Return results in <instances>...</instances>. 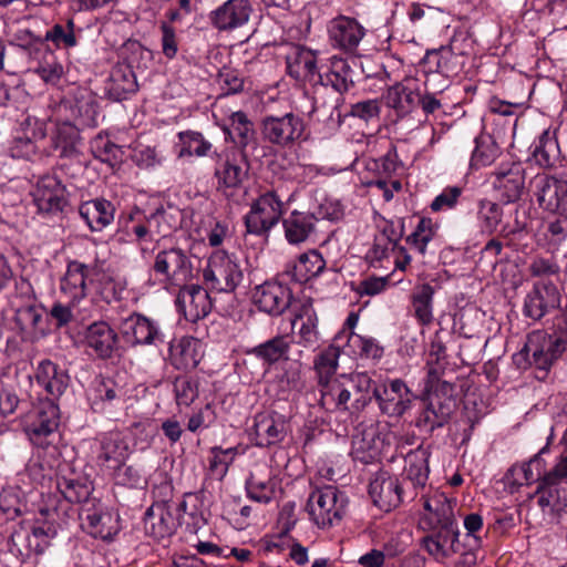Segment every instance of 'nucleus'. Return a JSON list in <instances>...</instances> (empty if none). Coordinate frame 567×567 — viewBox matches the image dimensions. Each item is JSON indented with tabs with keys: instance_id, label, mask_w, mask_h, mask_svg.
<instances>
[{
	"instance_id": "5701e85b",
	"label": "nucleus",
	"mask_w": 567,
	"mask_h": 567,
	"mask_svg": "<svg viewBox=\"0 0 567 567\" xmlns=\"http://www.w3.org/2000/svg\"><path fill=\"white\" fill-rule=\"evenodd\" d=\"M94 453L99 466L116 470L127 457V445L118 432H109L96 440Z\"/></svg>"
},
{
	"instance_id": "f257e3e1",
	"label": "nucleus",
	"mask_w": 567,
	"mask_h": 567,
	"mask_svg": "<svg viewBox=\"0 0 567 567\" xmlns=\"http://www.w3.org/2000/svg\"><path fill=\"white\" fill-rule=\"evenodd\" d=\"M371 389L372 379L367 372L341 374L320 395L319 403L328 412L357 414L370 404Z\"/></svg>"
},
{
	"instance_id": "c756f323",
	"label": "nucleus",
	"mask_w": 567,
	"mask_h": 567,
	"mask_svg": "<svg viewBox=\"0 0 567 567\" xmlns=\"http://www.w3.org/2000/svg\"><path fill=\"white\" fill-rule=\"evenodd\" d=\"M179 288L177 301L188 321L196 322L210 312L212 300L205 288L198 285L186 286V284Z\"/></svg>"
},
{
	"instance_id": "1a4fd4ad",
	"label": "nucleus",
	"mask_w": 567,
	"mask_h": 567,
	"mask_svg": "<svg viewBox=\"0 0 567 567\" xmlns=\"http://www.w3.org/2000/svg\"><path fill=\"white\" fill-rule=\"evenodd\" d=\"M367 32L365 27L353 17L339 14L327 22L329 44L347 54H357Z\"/></svg>"
},
{
	"instance_id": "39448f33",
	"label": "nucleus",
	"mask_w": 567,
	"mask_h": 567,
	"mask_svg": "<svg viewBox=\"0 0 567 567\" xmlns=\"http://www.w3.org/2000/svg\"><path fill=\"white\" fill-rule=\"evenodd\" d=\"M203 279L213 291L234 292L244 279V271L234 255L216 250L208 258L203 270Z\"/></svg>"
},
{
	"instance_id": "f3484780",
	"label": "nucleus",
	"mask_w": 567,
	"mask_h": 567,
	"mask_svg": "<svg viewBox=\"0 0 567 567\" xmlns=\"http://www.w3.org/2000/svg\"><path fill=\"white\" fill-rule=\"evenodd\" d=\"M302 132V120L292 113H287L282 116H266L261 125L264 138L280 146L288 145L298 140Z\"/></svg>"
},
{
	"instance_id": "0e129e2a",
	"label": "nucleus",
	"mask_w": 567,
	"mask_h": 567,
	"mask_svg": "<svg viewBox=\"0 0 567 567\" xmlns=\"http://www.w3.org/2000/svg\"><path fill=\"white\" fill-rule=\"evenodd\" d=\"M25 124L29 127V133H23V135H18L14 137L12 146L10 147L11 156L14 158H24L31 159L35 154V142L33 137L35 136V130L30 127V120H25Z\"/></svg>"
},
{
	"instance_id": "2eb2a0df",
	"label": "nucleus",
	"mask_w": 567,
	"mask_h": 567,
	"mask_svg": "<svg viewBox=\"0 0 567 567\" xmlns=\"http://www.w3.org/2000/svg\"><path fill=\"white\" fill-rule=\"evenodd\" d=\"M560 303V293L555 284L539 280L524 299L523 313L532 320H540Z\"/></svg>"
},
{
	"instance_id": "69168bd1",
	"label": "nucleus",
	"mask_w": 567,
	"mask_h": 567,
	"mask_svg": "<svg viewBox=\"0 0 567 567\" xmlns=\"http://www.w3.org/2000/svg\"><path fill=\"white\" fill-rule=\"evenodd\" d=\"M56 488L62 496L70 503H81L87 499L90 488L74 480L62 478L56 481Z\"/></svg>"
},
{
	"instance_id": "7c9ffc66",
	"label": "nucleus",
	"mask_w": 567,
	"mask_h": 567,
	"mask_svg": "<svg viewBox=\"0 0 567 567\" xmlns=\"http://www.w3.org/2000/svg\"><path fill=\"white\" fill-rule=\"evenodd\" d=\"M318 79L323 87L331 86L341 94L354 85V70L348 59L336 54L328 60L327 70L318 74Z\"/></svg>"
},
{
	"instance_id": "864d4df0",
	"label": "nucleus",
	"mask_w": 567,
	"mask_h": 567,
	"mask_svg": "<svg viewBox=\"0 0 567 567\" xmlns=\"http://www.w3.org/2000/svg\"><path fill=\"white\" fill-rule=\"evenodd\" d=\"M91 150L95 158L114 167L122 163L123 147L113 143L106 135L97 134L91 142Z\"/></svg>"
},
{
	"instance_id": "f8f14e48",
	"label": "nucleus",
	"mask_w": 567,
	"mask_h": 567,
	"mask_svg": "<svg viewBox=\"0 0 567 567\" xmlns=\"http://www.w3.org/2000/svg\"><path fill=\"white\" fill-rule=\"evenodd\" d=\"M391 433L382 432L377 424L359 430L352 437L351 455L369 464L380 457L390 445Z\"/></svg>"
},
{
	"instance_id": "052dcab7",
	"label": "nucleus",
	"mask_w": 567,
	"mask_h": 567,
	"mask_svg": "<svg viewBox=\"0 0 567 567\" xmlns=\"http://www.w3.org/2000/svg\"><path fill=\"white\" fill-rule=\"evenodd\" d=\"M545 239L551 249H558L567 241V215L561 213L545 224Z\"/></svg>"
},
{
	"instance_id": "e433bc0d",
	"label": "nucleus",
	"mask_w": 567,
	"mask_h": 567,
	"mask_svg": "<svg viewBox=\"0 0 567 567\" xmlns=\"http://www.w3.org/2000/svg\"><path fill=\"white\" fill-rule=\"evenodd\" d=\"M337 342H341L347 352L353 357L379 360L383 355V347L374 338L364 337L348 329L337 333Z\"/></svg>"
},
{
	"instance_id": "f03ea898",
	"label": "nucleus",
	"mask_w": 567,
	"mask_h": 567,
	"mask_svg": "<svg viewBox=\"0 0 567 567\" xmlns=\"http://www.w3.org/2000/svg\"><path fill=\"white\" fill-rule=\"evenodd\" d=\"M565 350V339L549 336L544 331H534L528 334L525 346L513 355V363L520 370L535 368L536 378L544 380L553 363Z\"/></svg>"
},
{
	"instance_id": "c9c22d12",
	"label": "nucleus",
	"mask_w": 567,
	"mask_h": 567,
	"mask_svg": "<svg viewBox=\"0 0 567 567\" xmlns=\"http://www.w3.org/2000/svg\"><path fill=\"white\" fill-rule=\"evenodd\" d=\"M455 502L444 493L435 492L424 498L423 507L426 512L423 523L427 527L457 525L454 516Z\"/></svg>"
},
{
	"instance_id": "49530a36",
	"label": "nucleus",
	"mask_w": 567,
	"mask_h": 567,
	"mask_svg": "<svg viewBox=\"0 0 567 567\" xmlns=\"http://www.w3.org/2000/svg\"><path fill=\"white\" fill-rule=\"evenodd\" d=\"M68 375L50 360L42 361L38 367V385L53 399L59 398L68 385Z\"/></svg>"
},
{
	"instance_id": "7ed1b4c3",
	"label": "nucleus",
	"mask_w": 567,
	"mask_h": 567,
	"mask_svg": "<svg viewBox=\"0 0 567 567\" xmlns=\"http://www.w3.org/2000/svg\"><path fill=\"white\" fill-rule=\"evenodd\" d=\"M199 502V495L187 494L179 504L167 501L153 503L145 513L146 533L156 539L171 536L179 525L181 512L194 519L203 518V514L197 508Z\"/></svg>"
},
{
	"instance_id": "9d476101",
	"label": "nucleus",
	"mask_w": 567,
	"mask_h": 567,
	"mask_svg": "<svg viewBox=\"0 0 567 567\" xmlns=\"http://www.w3.org/2000/svg\"><path fill=\"white\" fill-rule=\"evenodd\" d=\"M282 200L277 190L260 195L251 205L245 216L247 231L254 235H265L276 226L282 215Z\"/></svg>"
},
{
	"instance_id": "2f4dec72",
	"label": "nucleus",
	"mask_w": 567,
	"mask_h": 567,
	"mask_svg": "<svg viewBox=\"0 0 567 567\" xmlns=\"http://www.w3.org/2000/svg\"><path fill=\"white\" fill-rule=\"evenodd\" d=\"M317 54L310 49L293 45L286 55L288 74L298 81H312L320 72L317 65Z\"/></svg>"
},
{
	"instance_id": "58836bf2",
	"label": "nucleus",
	"mask_w": 567,
	"mask_h": 567,
	"mask_svg": "<svg viewBox=\"0 0 567 567\" xmlns=\"http://www.w3.org/2000/svg\"><path fill=\"white\" fill-rule=\"evenodd\" d=\"M452 414L451 400H442L439 395L430 398L426 406L416 417L415 424L425 432H433L435 429L444 426Z\"/></svg>"
},
{
	"instance_id": "bb28decb",
	"label": "nucleus",
	"mask_w": 567,
	"mask_h": 567,
	"mask_svg": "<svg viewBox=\"0 0 567 567\" xmlns=\"http://www.w3.org/2000/svg\"><path fill=\"white\" fill-rule=\"evenodd\" d=\"M255 444L259 447H270L284 442L288 434V423L285 416L258 414L255 419Z\"/></svg>"
},
{
	"instance_id": "4468645a",
	"label": "nucleus",
	"mask_w": 567,
	"mask_h": 567,
	"mask_svg": "<svg viewBox=\"0 0 567 567\" xmlns=\"http://www.w3.org/2000/svg\"><path fill=\"white\" fill-rule=\"evenodd\" d=\"M532 185L542 208L560 214L567 212V179L538 174L534 177Z\"/></svg>"
},
{
	"instance_id": "412c9836",
	"label": "nucleus",
	"mask_w": 567,
	"mask_h": 567,
	"mask_svg": "<svg viewBox=\"0 0 567 567\" xmlns=\"http://www.w3.org/2000/svg\"><path fill=\"white\" fill-rule=\"evenodd\" d=\"M431 533L424 536L421 545L436 560L453 556L460 549L457 525L427 527Z\"/></svg>"
},
{
	"instance_id": "6ab92c4d",
	"label": "nucleus",
	"mask_w": 567,
	"mask_h": 567,
	"mask_svg": "<svg viewBox=\"0 0 567 567\" xmlns=\"http://www.w3.org/2000/svg\"><path fill=\"white\" fill-rule=\"evenodd\" d=\"M252 302L257 308L270 316H280L290 306L291 290L277 281H266L252 291Z\"/></svg>"
},
{
	"instance_id": "4be33fe9",
	"label": "nucleus",
	"mask_w": 567,
	"mask_h": 567,
	"mask_svg": "<svg viewBox=\"0 0 567 567\" xmlns=\"http://www.w3.org/2000/svg\"><path fill=\"white\" fill-rule=\"evenodd\" d=\"M83 343L97 358L110 359L117 350L118 336L106 321H94L86 327Z\"/></svg>"
},
{
	"instance_id": "0eeeda50",
	"label": "nucleus",
	"mask_w": 567,
	"mask_h": 567,
	"mask_svg": "<svg viewBox=\"0 0 567 567\" xmlns=\"http://www.w3.org/2000/svg\"><path fill=\"white\" fill-rule=\"evenodd\" d=\"M152 270L161 284L182 287L192 278L193 265L183 249L173 247L156 254Z\"/></svg>"
},
{
	"instance_id": "4c0bfd02",
	"label": "nucleus",
	"mask_w": 567,
	"mask_h": 567,
	"mask_svg": "<svg viewBox=\"0 0 567 567\" xmlns=\"http://www.w3.org/2000/svg\"><path fill=\"white\" fill-rule=\"evenodd\" d=\"M115 208L110 200L95 198L79 207L81 218L92 231H101L114 220Z\"/></svg>"
},
{
	"instance_id": "423d86ee",
	"label": "nucleus",
	"mask_w": 567,
	"mask_h": 567,
	"mask_svg": "<svg viewBox=\"0 0 567 567\" xmlns=\"http://www.w3.org/2000/svg\"><path fill=\"white\" fill-rule=\"evenodd\" d=\"M348 499L336 486L327 485L311 492L307 512L319 528H328L339 523L344 514Z\"/></svg>"
},
{
	"instance_id": "79ce46f5",
	"label": "nucleus",
	"mask_w": 567,
	"mask_h": 567,
	"mask_svg": "<svg viewBox=\"0 0 567 567\" xmlns=\"http://www.w3.org/2000/svg\"><path fill=\"white\" fill-rule=\"evenodd\" d=\"M427 447L419 446L405 456V476L414 489L423 488L429 480V458Z\"/></svg>"
},
{
	"instance_id": "c03bdc74",
	"label": "nucleus",
	"mask_w": 567,
	"mask_h": 567,
	"mask_svg": "<svg viewBox=\"0 0 567 567\" xmlns=\"http://www.w3.org/2000/svg\"><path fill=\"white\" fill-rule=\"evenodd\" d=\"M64 204L63 188L55 177L44 176L38 181V212L58 213Z\"/></svg>"
},
{
	"instance_id": "cd10ccee",
	"label": "nucleus",
	"mask_w": 567,
	"mask_h": 567,
	"mask_svg": "<svg viewBox=\"0 0 567 567\" xmlns=\"http://www.w3.org/2000/svg\"><path fill=\"white\" fill-rule=\"evenodd\" d=\"M385 104L395 110L399 115H406L419 105L420 83L414 78H405L403 81L390 86L384 94Z\"/></svg>"
},
{
	"instance_id": "6e6d98bb",
	"label": "nucleus",
	"mask_w": 567,
	"mask_h": 567,
	"mask_svg": "<svg viewBox=\"0 0 567 567\" xmlns=\"http://www.w3.org/2000/svg\"><path fill=\"white\" fill-rule=\"evenodd\" d=\"M456 59L457 55L451 48L441 47L426 53L425 63L429 64L430 71L449 76L456 71Z\"/></svg>"
},
{
	"instance_id": "dca6fc26",
	"label": "nucleus",
	"mask_w": 567,
	"mask_h": 567,
	"mask_svg": "<svg viewBox=\"0 0 567 567\" xmlns=\"http://www.w3.org/2000/svg\"><path fill=\"white\" fill-rule=\"evenodd\" d=\"M530 502L542 511L543 519L554 517L555 514L567 508L566 483L549 480L545 474L535 493L530 495Z\"/></svg>"
},
{
	"instance_id": "ddd939ff",
	"label": "nucleus",
	"mask_w": 567,
	"mask_h": 567,
	"mask_svg": "<svg viewBox=\"0 0 567 567\" xmlns=\"http://www.w3.org/2000/svg\"><path fill=\"white\" fill-rule=\"evenodd\" d=\"M118 330L131 346H156L164 342L158 323L136 312L122 319Z\"/></svg>"
},
{
	"instance_id": "a18cd8bd",
	"label": "nucleus",
	"mask_w": 567,
	"mask_h": 567,
	"mask_svg": "<svg viewBox=\"0 0 567 567\" xmlns=\"http://www.w3.org/2000/svg\"><path fill=\"white\" fill-rule=\"evenodd\" d=\"M324 268L326 261L322 255L317 250H309L299 256L288 270V275L296 282L303 284L319 276Z\"/></svg>"
},
{
	"instance_id": "3c124183",
	"label": "nucleus",
	"mask_w": 567,
	"mask_h": 567,
	"mask_svg": "<svg viewBox=\"0 0 567 567\" xmlns=\"http://www.w3.org/2000/svg\"><path fill=\"white\" fill-rule=\"evenodd\" d=\"M504 215L505 212L502 205L486 198L478 200L476 219L482 233L494 234L498 229Z\"/></svg>"
},
{
	"instance_id": "b1692460",
	"label": "nucleus",
	"mask_w": 567,
	"mask_h": 567,
	"mask_svg": "<svg viewBox=\"0 0 567 567\" xmlns=\"http://www.w3.org/2000/svg\"><path fill=\"white\" fill-rule=\"evenodd\" d=\"M369 495L380 509L391 511L402 502V487L399 478L386 472L378 473L370 482Z\"/></svg>"
},
{
	"instance_id": "473e14b6",
	"label": "nucleus",
	"mask_w": 567,
	"mask_h": 567,
	"mask_svg": "<svg viewBox=\"0 0 567 567\" xmlns=\"http://www.w3.org/2000/svg\"><path fill=\"white\" fill-rule=\"evenodd\" d=\"M203 358L202 343L198 339L184 336L169 346L171 363L182 371L195 369Z\"/></svg>"
},
{
	"instance_id": "c85d7f7f",
	"label": "nucleus",
	"mask_w": 567,
	"mask_h": 567,
	"mask_svg": "<svg viewBox=\"0 0 567 567\" xmlns=\"http://www.w3.org/2000/svg\"><path fill=\"white\" fill-rule=\"evenodd\" d=\"M341 342H337V334L330 346L315 355L313 371L316 374L320 395L326 392L334 381V375L339 368V358L341 354Z\"/></svg>"
},
{
	"instance_id": "a878e982",
	"label": "nucleus",
	"mask_w": 567,
	"mask_h": 567,
	"mask_svg": "<svg viewBox=\"0 0 567 567\" xmlns=\"http://www.w3.org/2000/svg\"><path fill=\"white\" fill-rule=\"evenodd\" d=\"M220 128L225 134V141L233 142L239 152L246 153V148L256 142L254 123L243 111L230 113Z\"/></svg>"
},
{
	"instance_id": "603ef678",
	"label": "nucleus",
	"mask_w": 567,
	"mask_h": 567,
	"mask_svg": "<svg viewBox=\"0 0 567 567\" xmlns=\"http://www.w3.org/2000/svg\"><path fill=\"white\" fill-rule=\"evenodd\" d=\"M69 31H65L63 25L55 24L44 34L43 39L38 38V52L45 51L49 54H53L54 50L61 48H72L76 44V39L73 33V22L69 21Z\"/></svg>"
},
{
	"instance_id": "774afa93",
	"label": "nucleus",
	"mask_w": 567,
	"mask_h": 567,
	"mask_svg": "<svg viewBox=\"0 0 567 567\" xmlns=\"http://www.w3.org/2000/svg\"><path fill=\"white\" fill-rule=\"evenodd\" d=\"M148 223V228L152 237L167 236L175 227L169 221V214L164 208H157L154 213L145 216Z\"/></svg>"
},
{
	"instance_id": "09e8293b",
	"label": "nucleus",
	"mask_w": 567,
	"mask_h": 567,
	"mask_svg": "<svg viewBox=\"0 0 567 567\" xmlns=\"http://www.w3.org/2000/svg\"><path fill=\"white\" fill-rule=\"evenodd\" d=\"M530 150L532 159L543 168L555 166L560 157L558 142L548 131H544L540 134L532 144Z\"/></svg>"
},
{
	"instance_id": "338daca9",
	"label": "nucleus",
	"mask_w": 567,
	"mask_h": 567,
	"mask_svg": "<svg viewBox=\"0 0 567 567\" xmlns=\"http://www.w3.org/2000/svg\"><path fill=\"white\" fill-rule=\"evenodd\" d=\"M462 194V187L447 186L432 200L430 208L434 213L453 209L457 205Z\"/></svg>"
},
{
	"instance_id": "e2e57ef3",
	"label": "nucleus",
	"mask_w": 567,
	"mask_h": 567,
	"mask_svg": "<svg viewBox=\"0 0 567 567\" xmlns=\"http://www.w3.org/2000/svg\"><path fill=\"white\" fill-rule=\"evenodd\" d=\"M507 220L499 229L501 236L507 238L523 233L527 228V213L520 205H515L507 212Z\"/></svg>"
},
{
	"instance_id": "aec40b11",
	"label": "nucleus",
	"mask_w": 567,
	"mask_h": 567,
	"mask_svg": "<svg viewBox=\"0 0 567 567\" xmlns=\"http://www.w3.org/2000/svg\"><path fill=\"white\" fill-rule=\"evenodd\" d=\"M252 12L249 0H227L209 13L210 24L218 31H233L245 25Z\"/></svg>"
},
{
	"instance_id": "8fccbe9b",
	"label": "nucleus",
	"mask_w": 567,
	"mask_h": 567,
	"mask_svg": "<svg viewBox=\"0 0 567 567\" xmlns=\"http://www.w3.org/2000/svg\"><path fill=\"white\" fill-rule=\"evenodd\" d=\"M434 293L435 290L430 284H422L414 288L411 296L414 316L422 326H429L433 321Z\"/></svg>"
},
{
	"instance_id": "393cba45",
	"label": "nucleus",
	"mask_w": 567,
	"mask_h": 567,
	"mask_svg": "<svg viewBox=\"0 0 567 567\" xmlns=\"http://www.w3.org/2000/svg\"><path fill=\"white\" fill-rule=\"evenodd\" d=\"M95 268L78 260L70 261L61 278L60 290L71 302H78L87 295V282Z\"/></svg>"
},
{
	"instance_id": "a19ab883",
	"label": "nucleus",
	"mask_w": 567,
	"mask_h": 567,
	"mask_svg": "<svg viewBox=\"0 0 567 567\" xmlns=\"http://www.w3.org/2000/svg\"><path fill=\"white\" fill-rule=\"evenodd\" d=\"M118 516L109 511L87 512L85 517L86 532L103 540H111L120 532Z\"/></svg>"
},
{
	"instance_id": "a211bd4d",
	"label": "nucleus",
	"mask_w": 567,
	"mask_h": 567,
	"mask_svg": "<svg viewBox=\"0 0 567 567\" xmlns=\"http://www.w3.org/2000/svg\"><path fill=\"white\" fill-rule=\"evenodd\" d=\"M493 186L504 205L515 204L525 192V169L518 163L501 166L493 173Z\"/></svg>"
},
{
	"instance_id": "5fc2aeb1",
	"label": "nucleus",
	"mask_w": 567,
	"mask_h": 567,
	"mask_svg": "<svg viewBox=\"0 0 567 567\" xmlns=\"http://www.w3.org/2000/svg\"><path fill=\"white\" fill-rule=\"evenodd\" d=\"M238 453L239 451L238 447L236 446L228 449H223L220 446L210 447L208 470L212 476L218 480H223L226 476L229 466L233 464Z\"/></svg>"
},
{
	"instance_id": "bf43d9fd",
	"label": "nucleus",
	"mask_w": 567,
	"mask_h": 567,
	"mask_svg": "<svg viewBox=\"0 0 567 567\" xmlns=\"http://www.w3.org/2000/svg\"><path fill=\"white\" fill-rule=\"evenodd\" d=\"M498 154V147L488 135H481L475 138V148L472 153L471 165L481 167L494 162Z\"/></svg>"
},
{
	"instance_id": "37998d69",
	"label": "nucleus",
	"mask_w": 567,
	"mask_h": 567,
	"mask_svg": "<svg viewBox=\"0 0 567 567\" xmlns=\"http://www.w3.org/2000/svg\"><path fill=\"white\" fill-rule=\"evenodd\" d=\"M290 348L291 338L287 334H278L248 350L247 353L255 355L267 365H272L281 360H288Z\"/></svg>"
},
{
	"instance_id": "9b49d317",
	"label": "nucleus",
	"mask_w": 567,
	"mask_h": 567,
	"mask_svg": "<svg viewBox=\"0 0 567 567\" xmlns=\"http://www.w3.org/2000/svg\"><path fill=\"white\" fill-rule=\"evenodd\" d=\"M214 177L218 189L237 188L247 176L246 153L235 147H225L220 152H214Z\"/></svg>"
},
{
	"instance_id": "f704fd0d",
	"label": "nucleus",
	"mask_w": 567,
	"mask_h": 567,
	"mask_svg": "<svg viewBox=\"0 0 567 567\" xmlns=\"http://www.w3.org/2000/svg\"><path fill=\"white\" fill-rule=\"evenodd\" d=\"M292 329L298 338V344L313 348L320 340L318 316L310 302H303L291 321Z\"/></svg>"
},
{
	"instance_id": "20e7f679",
	"label": "nucleus",
	"mask_w": 567,
	"mask_h": 567,
	"mask_svg": "<svg viewBox=\"0 0 567 567\" xmlns=\"http://www.w3.org/2000/svg\"><path fill=\"white\" fill-rule=\"evenodd\" d=\"M59 426V408L53 399H45L38 402V467L42 471L48 470V474H43L44 480H50L55 468L60 464V452L54 444L59 435L56 430Z\"/></svg>"
},
{
	"instance_id": "13d9d810",
	"label": "nucleus",
	"mask_w": 567,
	"mask_h": 567,
	"mask_svg": "<svg viewBox=\"0 0 567 567\" xmlns=\"http://www.w3.org/2000/svg\"><path fill=\"white\" fill-rule=\"evenodd\" d=\"M436 230V224L431 218L423 217L406 240L419 254L424 255L427 244L433 239Z\"/></svg>"
},
{
	"instance_id": "6e6552de",
	"label": "nucleus",
	"mask_w": 567,
	"mask_h": 567,
	"mask_svg": "<svg viewBox=\"0 0 567 567\" xmlns=\"http://www.w3.org/2000/svg\"><path fill=\"white\" fill-rule=\"evenodd\" d=\"M379 410L391 417H400L411 410L416 395L408 384L399 378L386 379L373 389Z\"/></svg>"
},
{
	"instance_id": "72a5a7b5",
	"label": "nucleus",
	"mask_w": 567,
	"mask_h": 567,
	"mask_svg": "<svg viewBox=\"0 0 567 567\" xmlns=\"http://www.w3.org/2000/svg\"><path fill=\"white\" fill-rule=\"evenodd\" d=\"M318 218L309 212L292 210L282 220L285 238L291 245H299L311 239L317 230Z\"/></svg>"
},
{
	"instance_id": "ea45409f",
	"label": "nucleus",
	"mask_w": 567,
	"mask_h": 567,
	"mask_svg": "<svg viewBox=\"0 0 567 567\" xmlns=\"http://www.w3.org/2000/svg\"><path fill=\"white\" fill-rule=\"evenodd\" d=\"M126 394L123 386L111 378L95 379L89 392L91 406L95 412H102L106 405L115 401H122Z\"/></svg>"
},
{
	"instance_id": "de8ad7c7",
	"label": "nucleus",
	"mask_w": 567,
	"mask_h": 567,
	"mask_svg": "<svg viewBox=\"0 0 567 567\" xmlns=\"http://www.w3.org/2000/svg\"><path fill=\"white\" fill-rule=\"evenodd\" d=\"M178 137V158L185 157H206L213 152V144L200 132L197 131H182L177 134Z\"/></svg>"
},
{
	"instance_id": "4d7b16f0",
	"label": "nucleus",
	"mask_w": 567,
	"mask_h": 567,
	"mask_svg": "<svg viewBox=\"0 0 567 567\" xmlns=\"http://www.w3.org/2000/svg\"><path fill=\"white\" fill-rule=\"evenodd\" d=\"M276 487V480H262L255 474H251L246 481L248 497L258 503H269L275 497Z\"/></svg>"
},
{
	"instance_id": "680f3d73",
	"label": "nucleus",
	"mask_w": 567,
	"mask_h": 567,
	"mask_svg": "<svg viewBox=\"0 0 567 567\" xmlns=\"http://www.w3.org/2000/svg\"><path fill=\"white\" fill-rule=\"evenodd\" d=\"M40 516L41 517H38V555L42 551L40 548V538H44L41 542L48 547L50 546V540L53 539L58 533L55 524L58 514L54 508L40 509Z\"/></svg>"
}]
</instances>
